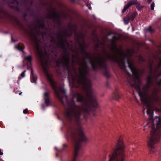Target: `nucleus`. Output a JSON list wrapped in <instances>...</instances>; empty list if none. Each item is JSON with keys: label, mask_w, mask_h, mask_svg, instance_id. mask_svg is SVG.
<instances>
[{"label": "nucleus", "mask_w": 161, "mask_h": 161, "mask_svg": "<svg viewBox=\"0 0 161 161\" xmlns=\"http://www.w3.org/2000/svg\"><path fill=\"white\" fill-rule=\"evenodd\" d=\"M28 111V109L27 108H26L23 110V112L24 114H26L27 113Z\"/></svg>", "instance_id": "nucleus-18"}, {"label": "nucleus", "mask_w": 161, "mask_h": 161, "mask_svg": "<svg viewBox=\"0 0 161 161\" xmlns=\"http://www.w3.org/2000/svg\"><path fill=\"white\" fill-rule=\"evenodd\" d=\"M42 109H44V108L43 107V105H42Z\"/></svg>", "instance_id": "nucleus-26"}, {"label": "nucleus", "mask_w": 161, "mask_h": 161, "mask_svg": "<svg viewBox=\"0 0 161 161\" xmlns=\"http://www.w3.org/2000/svg\"><path fill=\"white\" fill-rule=\"evenodd\" d=\"M3 154V153L2 152L0 153V155H2Z\"/></svg>", "instance_id": "nucleus-24"}, {"label": "nucleus", "mask_w": 161, "mask_h": 161, "mask_svg": "<svg viewBox=\"0 0 161 161\" xmlns=\"http://www.w3.org/2000/svg\"><path fill=\"white\" fill-rule=\"evenodd\" d=\"M133 19H134V18H133L132 19V20H133Z\"/></svg>", "instance_id": "nucleus-27"}, {"label": "nucleus", "mask_w": 161, "mask_h": 161, "mask_svg": "<svg viewBox=\"0 0 161 161\" xmlns=\"http://www.w3.org/2000/svg\"><path fill=\"white\" fill-rule=\"evenodd\" d=\"M129 67L135 77V83L130 85L132 86L135 88L144 104V113H145L144 110H147L149 117L148 122L144 126L143 130H145V128L147 125H151L152 130L150 135L147 136V144L149 147L153 148L154 147V145L159 142L161 136V118L158 116H156L154 119H153V104H158L159 102L160 97L158 94L159 91L158 88L154 86L153 82L151 76L148 77L147 84L144 86L142 91H141L139 86L141 81L139 79V71L134 66Z\"/></svg>", "instance_id": "nucleus-2"}, {"label": "nucleus", "mask_w": 161, "mask_h": 161, "mask_svg": "<svg viewBox=\"0 0 161 161\" xmlns=\"http://www.w3.org/2000/svg\"><path fill=\"white\" fill-rule=\"evenodd\" d=\"M44 99L46 105L47 106L49 105L50 104V103L49 101V95L47 92H46L44 93Z\"/></svg>", "instance_id": "nucleus-5"}, {"label": "nucleus", "mask_w": 161, "mask_h": 161, "mask_svg": "<svg viewBox=\"0 0 161 161\" xmlns=\"http://www.w3.org/2000/svg\"><path fill=\"white\" fill-rule=\"evenodd\" d=\"M41 27L42 28H44V26L43 25H42V26H41Z\"/></svg>", "instance_id": "nucleus-25"}, {"label": "nucleus", "mask_w": 161, "mask_h": 161, "mask_svg": "<svg viewBox=\"0 0 161 161\" xmlns=\"http://www.w3.org/2000/svg\"><path fill=\"white\" fill-rule=\"evenodd\" d=\"M72 1L75 2H76V0H71Z\"/></svg>", "instance_id": "nucleus-21"}, {"label": "nucleus", "mask_w": 161, "mask_h": 161, "mask_svg": "<svg viewBox=\"0 0 161 161\" xmlns=\"http://www.w3.org/2000/svg\"><path fill=\"white\" fill-rule=\"evenodd\" d=\"M148 0V1L149 2V3H150L151 2L152 0Z\"/></svg>", "instance_id": "nucleus-22"}, {"label": "nucleus", "mask_w": 161, "mask_h": 161, "mask_svg": "<svg viewBox=\"0 0 161 161\" xmlns=\"http://www.w3.org/2000/svg\"><path fill=\"white\" fill-rule=\"evenodd\" d=\"M154 3H153L151 5V10H153L154 9Z\"/></svg>", "instance_id": "nucleus-16"}, {"label": "nucleus", "mask_w": 161, "mask_h": 161, "mask_svg": "<svg viewBox=\"0 0 161 161\" xmlns=\"http://www.w3.org/2000/svg\"><path fill=\"white\" fill-rule=\"evenodd\" d=\"M65 61L66 64L67 65V64H68L69 62V58H64L63 59V60H62V61Z\"/></svg>", "instance_id": "nucleus-12"}, {"label": "nucleus", "mask_w": 161, "mask_h": 161, "mask_svg": "<svg viewBox=\"0 0 161 161\" xmlns=\"http://www.w3.org/2000/svg\"><path fill=\"white\" fill-rule=\"evenodd\" d=\"M161 65V59H160V62L156 66H155L154 68V71L155 72L157 69L158 68L160 65Z\"/></svg>", "instance_id": "nucleus-14"}, {"label": "nucleus", "mask_w": 161, "mask_h": 161, "mask_svg": "<svg viewBox=\"0 0 161 161\" xmlns=\"http://www.w3.org/2000/svg\"><path fill=\"white\" fill-rule=\"evenodd\" d=\"M150 68L151 71H152V64H150Z\"/></svg>", "instance_id": "nucleus-20"}, {"label": "nucleus", "mask_w": 161, "mask_h": 161, "mask_svg": "<svg viewBox=\"0 0 161 161\" xmlns=\"http://www.w3.org/2000/svg\"><path fill=\"white\" fill-rule=\"evenodd\" d=\"M21 93H19V94L20 95L21 94Z\"/></svg>", "instance_id": "nucleus-28"}, {"label": "nucleus", "mask_w": 161, "mask_h": 161, "mask_svg": "<svg viewBox=\"0 0 161 161\" xmlns=\"http://www.w3.org/2000/svg\"><path fill=\"white\" fill-rule=\"evenodd\" d=\"M130 20V19L128 17L124 18V21L125 24L126 25L128 24Z\"/></svg>", "instance_id": "nucleus-10"}, {"label": "nucleus", "mask_w": 161, "mask_h": 161, "mask_svg": "<svg viewBox=\"0 0 161 161\" xmlns=\"http://www.w3.org/2000/svg\"><path fill=\"white\" fill-rule=\"evenodd\" d=\"M155 152V151L154 149H151L150 151V153H153Z\"/></svg>", "instance_id": "nucleus-19"}, {"label": "nucleus", "mask_w": 161, "mask_h": 161, "mask_svg": "<svg viewBox=\"0 0 161 161\" xmlns=\"http://www.w3.org/2000/svg\"><path fill=\"white\" fill-rule=\"evenodd\" d=\"M15 48L16 49L22 51L24 49V47L23 45L19 44L17 45H16L15 46Z\"/></svg>", "instance_id": "nucleus-8"}, {"label": "nucleus", "mask_w": 161, "mask_h": 161, "mask_svg": "<svg viewBox=\"0 0 161 161\" xmlns=\"http://www.w3.org/2000/svg\"><path fill=\"white\" fill-rule=\"evenodd\" d=\"M78 137L75 139V157H76L78 154V151L80 147V143L82 142L88 141V139L85 136L83 130L80 129L78 133Z\"/></svg>", "instance_id": "nucleus-3"}, {"label": "nucleus", "mask_w": 161, "mask_h": 161, "mask_svg": "<svg viewBox=\"0 0 161 161\" xmlns=\"http://www.w3.org/2000/svg\"><path fill=\"white\" fill-rule=\"evenodd\" d=\"M25 59L27 60L29 62H31L32 60V58L31 56H28L26 57H25Z\"/></svg>", "instance_id": "nucleus-13"}, {"label": "nucleus", "mask_w": 161, "mask_h": 161, "mask_svg": "<svg viewBox=\"0 0 161 161\" xmlns=\"http://www.w3.org/2000/svg\"><path fill=\"white\" fill-rule=\"evenodd\" d=\"M155 80L156 82L158 84H161V79L159 81H158V78L157 77H156L155 79Z\"/></svg>", "instance_id": "nucleus-17"}, {"label": "nucleus", "mask_w": 161, "mask_h": 161, "mask_svg": "<svg viewBox=\"0 0 161 161\" xmlns=\"http://www.w3.org/2000/svg\"><path fill=\"white\" fill-rule=\"evenodd\" d=\"M26 71L25 70L24 71H23L21 73V75H20V77H19V79L20 80L22 78H24L25 75V72Z\"/></svg>", "instance_id": "nucleus-9"}, {"label": "nucleus", "mask_w": 161, "mask_h": 161, "mask_svg": "<svg viewBox=\"0 0 161 161\" xmlns=\"http://www.w3.org/2000/svg\"><path fill=\"white\" fill-rule=\"evenodd\" d=\"M146 30L147 31L151 33L153 32L154 31V30L152 29L150 27L146 29Z\"/></svg>", "instance_id": "nucleus-15"}, {"label": "nucleus", "mask_w": 161, "mask_h": 161, "mask_svg": "<svg viewBox=\"0 0 161 161\" xmlns=\"http://www.w3.org/2000/svg\"><path fill=\"white\" fill-rule=\"evenodd\" d=\"M141 61H142V59Z\"/></svg>", "instance_id": "nucleus-29"}, {"label": "nucleus", "mask_w": 161, "mask_h": 161, "mask_svg": "<svg viewBox=\"0 0 161 161\" xmlns=\"http://www.w3.org/2000/svg\"><path fill=\"white\" fill-rule=\"evenodd\" d=\"M32 39L36 43L38 53L44 71L56 94L63 104V99H65L66 101L69 108L66 111V116L69 119H74L78 120L80 119L82 111L86 110V108L89 106V104L96 107L97 104L95 95L91 87V81L86 76L87 73L86 69L82 67L79 69L78 73L74 71L75 76L71 75L69 70L68 73L69 86L73 87L80 86L83 88L86 94L87 100L84 97L82 93L78 92L74 94L72 99L70 101L68 100L66 96L64 97H61L60 94H65L66 90L63 87H58L57 83L52 79L53 75L47 70L50 64L48 55L43 54L40 51L36 36H32Z\"/></svg>", "instance_id": "nucleus-1"}, {"label": "nucleus", "mask_w": 161, "mask_h": 161, "mask_svg": "<svg viewBox=\"0 0 161 161\" xmlns=\"http://www.w3.org/2000/svg\"><path fill=\"white\" fill-rule=\"evenodd\" d=\"M137 1L136 0H132L130 1L127 4L124 6V8L122 11V13H124L131 5L137 4Z\"/></svg>", "instance_id": "nucleus-4"}, {"label": "nucleus", "mask_w": 161, "mask_h": 161, "mask_svg": "<svg viewBox=\"0 0 161 161\" xmlns=\"http://www.w3.org/2000/svg\"><path fill=\"white\" fill-rule=\"evenodd\" d=\"M30 79L31 82L36 84V81L37 79V77L36 75H33V70L32 69L31 70V75Z\"/></svg>", "instance_id": "nucleus-6"}, {"label": "nucleus", "mask_w": 161, "mask_h": 161, "mask_svg": "<svg viewBox=\"0 0 161 161\" xmlns=\"http://www.w3.org/2000/svg\"><path fill=\"white\" fill-rule=\"evenodd\" d=\"M112 49L113 51H115L117 52L118 51V49L117 47L114 44H113L112 47Z\"/></svg>", "instance_id": "nucleus-11"}, {"label": "nucleus", "mask_w": 161, "mask_h": 161, "mask_svg": "<svg viewBox=\"0 0 161 161\" xmlns=\"http://www.w3.org/2000/svg\"><path fill=\"white\" fill-rule=\"evenodd\" d=\"M115 39V36H114L113 37V38L112 39V41H113Z\"/></svg>", "instance_id": "nucleus-23"}, {"label": "nucleus", "mask_w": 161, "mask_h": 161, "mask_svg": "<svg viewBox=\"0 0 161 161\" xmlns=\"http://www.w3.org/2000/svg\"><path fill=\"white\" fill-rule=\"evenodd\" d=\"M112 97L113 99L118 100L120 98L121 96L119 93L117 92H115L112 94Z\"/></svg>", "instance_id": "nucleus-7"}]
</instances>
